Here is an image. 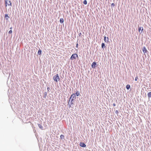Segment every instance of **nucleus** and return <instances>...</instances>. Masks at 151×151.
<instances>
[{"instance_id": "nucleus-17", "label": "nucleus", "mask_w": 151, "mask_h": 151, "mask_svg": "<svg viewBox=\"0 0 151 151\" xmlns=\"http://www.w3.org/2000/svg\"><path fill=\"white\" fill-rule=\"evenodd\" d=\"M60 138L61 139H64V135H63V134L61 135L60 136Z\"/></svg>"}, {"instance_id": "nucleus-15", "label": "nucleus", "mask_w": 151, "mask_h": 151, "mask_svg": "<svg viewBox=\"0 0 151 151\" xmlns=\"http://www.w3.org/2000/svg\"><path fill=\"white\" fill-rule=\"evenodd\" d=\"M60 22L61 23H62L64 22V20L63 18H60Z\"/></svg>"}, {"instance_id": "nucleus-33", "label": "nucleus", "mask_w": 151, "mask_h": 151, "mask_svg": "<svg viewBox=\"0 0 151 151\" xmlns=\"http://www.w3.org/2000/svg\"><path fill=\"white\" fill-rule=\"evenodd\" d=\"M12 27H11L10 28V29H12Z\"/></svg>"}, {"instance_id": "nucleus-31", "label": "nucleus", "mask_w": 151, "mask_h": 151, "mask_svg": "<svg viewBox=\"0 0 151 151\" xmlns=\"http://www.w3.org/2000/svg\"><path fill=\"white\" fill-rule=\"evenodd\" d=\"M113 106H116V104H115V103L113 104Z\"/></svg>"}, {"instance_id": "nucleus-32", "label": "nucleus", "mask_w": 151, "mask_h": 151, "mask_svg": "<svg viewBox=\"0 0 151 151\" xmlns=\"http://www.w3.org/2000/svg\"><path fill=\"white\" fill-rule=\"evenodd\" d=\"M78 44L77 43V44H76V47H78Z\"/></svg>"}, {"instance_id": "nucleus-14", "label": "nucleus", "mask_w": 151, "mask_h": 151, "mask_svg": "<svg viewBox=\"0 0 151 151\" xmlns=\"http://www.w3.org/2000/svg\"><path fill=\"white\" fill-rule=\"evenodd\" d=\"M147 96L149 98L151 97V92H149L148 93Z\"/></svg>"}, {"instance_id": "nucleus-23", "label": "nucleus", "mask_w": 151, "mask_h": 151, "mask_svg": "<svg viewBox=\"0 0 151 151\" xmlns=\"http://www.w3.org/2000/svg\"><path fill=\"white\" fill-rule=\"evenodd\" d=\"M12 31L11 30H10L9 31L8 33L9 34H11L12 33Z\"/></svg>"}, {"instance_id": "nucleus-22", "label": "nucleus", "mask_w": 151, "mask_h": 151, "mask_svg": "<svg viewBox=\"0 0 151 151\" xmlns=\"http://www.w3.org/2000/svg\"><path fill=\"white\" fill-rule=\"evenodd\" d=\"M138 78L137 77V76L135 78V80L136 81H137V80L138 79Z\"/></svg>"}, {"instance_id": "nucleus-21", "label": "nucleus", "mask_w": 151, "mask_h": 151, "mask_svg": "<svg viewBox=\"0 0 151 151\" xmlns=\"http://www.w3.org/2000/svg\"><path fill=\"white\" fill-rule=\"evenodd\" d=\"M115 6V5H114V4L113 3H112L111 4V6L112 7H113L114 6Z\"/></svg>"}, {"instance_id": "nucleus-2", "label": "nucleus", "mask_w": 151, "mask_h": 151, "mask_svg": "<svg viewBox=\"0 0 151 151\" xmlns=\"http://www.w3.org/2000/svg\"><path fill=\"white\" fill-rule=\"evenodd\" d=\"M78 57V55L76 54H73L71 55L70 59L71 60H73L74 59H76V57Z\"/></svg>"}, {"instance_id": "nucleus-30", "label": "nucleus", "mask_w": 151, "mask_h": 151, "mask_svg": "<svg viewBox=\"0 0 151 151\" xmlns=\"http://www.w3.org/2000/svg\"><path fill=\"white\" fill-rule=\"evenodd\" d=\"M107 40L106 41H107V42H108V40H109V38L108 37H107Z\"/></svg>"}, {"instance_id": "nucleus-16", "label": "nucleus", "mask_w": 151, "mask_h": 151, "mask_svg": "<svg viewBox=\"0 0 151 151\" xmlns=\"http://www.w3.org/2000/svg\"><path fill=\"white\" fill-rule=\"evenodd\" d=\"M76 95L77 96H78L79 95L80 93L78 91H77V92L75 93Z\"/></svg>"}, {"instance_id": "nucleus-10", "label": "nucleus", "mask_w": 151, "mask_h": 151, "mask_svg": "<svg viewBox=\"0 0 151 151\" xmlns=\"http://www.w3.org/2000/svg\"><path fill=\"white\" fill-rule=\"evenodd\" d=\"M5 18L7 20H8L9 18V17L8 16V14H5Z\"/></svg>"}, {"instance_id": "nucleus-25", "label": "nucleus", "mask_w": 151, "mask_h": 151, "mask_svg": "<svg viewBox=\"0 0 151 151\" xmlns=\"http://www.w3.org/2000/svg\"><path fill=\"white\" fill-rule=\"evenodd\" d=\"M47 89L48 91H49V90H50V89L49 87H47Z\"/></svg>"}, {"instance_id": "nucleus-26", "label": "nucleus", "mask_w": 151, "mask_h": 151, "mask_svg": "<svg viewBox=\"0 0 151 151\" xmlns=\"http://www.w3.org/2000/svg\"><path fill=\"white\" fill-rule=\"evenodd\" d=\"M72 97H71V96L69 98V101H68V103H69L70 100L72 98Z\"/></svg>"}, {"instance_id": "nucleus-8", "label": "nucleus", "mask_w": 151, "mask_h": 151, "mask_svg": "<svg viewBox=\"0 0 151 151\" xmlns=\"http://www.w3.org/2000/svg\"><path fill=\"white\" fill-rule=\"evenodd\" d=\"M71 97H72V99H73V100L76 99V95L74 93H73L71 95Z\"/></svg>"}, {"instance_id": "nucleus-28", "label": "nucleus", "mask_w": 151, "mask_h": 151, "mask_svg": "<svg viewBox=\"0 0 151 151\" xmlns=\"http://www.w3.org/2000/svg\"><path fill=\"white\" fill-rule=\"evenodd\" d=\"M115 113L116 114H118V110H116L115 111Z\"/></svg>"}, {"instance_id": "nucleus-20", "label": "nucleus", "mask_w": 151, "mask_h": 151, "mask_svg": "<svg viewBox=\"0 0 151 151\" xmlns=\"http://www.w3.org/2000/svg\"><path fill=\"white\" fill-rule=\"evenodd\" d=\"M73 99H72L71 100V101H70V104H73Z\"/></svg>"}, {"instance_id": "nucleus-6", "label": "nucleus", "mask_w": 151, "mask_h": 151, "mask_svg": "<svg viewBox=\"0 0 151 151\" xmlns=\"http://www.w3.org/2000/svg\"><path fill=\"white\" fill-rule=\"evenodd\" d=\"M142 50L143 52L144 53H146L147 52V50L146 48L145 47H143L142 49Z\"/></svg>"}, {"instance_id": "nucleus-7", "label": "nucleus", "mask_w": 151, "mask_h": 151, "mask_svg": "<svg viewBox=\"0 0 151 151\" xmlns=\"http://www.w3.org/2000/svg\"><path fill=\"white\" fill-rule=\"evenodd\" d=\"M143 30V29L142 27H140L138 28V30L140 33L142 32Z\"/></svg>"}, {"instance_id": "nucleus-18", "label": "nucleus", "mask_w": 151, "mask_h": 151, "mask_svg": "<svg viewBox=\"0 0 151 151\" xmlns=\"http://www.w3.org/2000/svg\"><path fill=\"white\" fill-rule=\"evenodd\" d=\"M104 47H105V44H104V43H102L101 44V47L103 48Z\"/></svg>"}, {"instance_id": "nucleus-24", "label": "nucleus", "mask_w": 151, "mask_h": 151, "mask_svg": "<svg viewBox=\"0 0 151 151\" xmlns=\"http://www.w3.org/2000/svg\"><path fill=\"white\" fill-rule=\"evenodd\" d=\"M104 40L105 41V42H106V37H105V36L104 37Z\"/></svg>"}, {"instance_id": "nucleus-13", "label": "nucleus", "mask_w": 151, "mask_h": 151, "mask_svg": "<svg viewBox=\"0 0 151 151\" xmlns=\"http://www.w3.org/2000/svg\"><path fill=\"white\" fill-rule=\"evenodd\" d=\"M130 88V86L128 84L126 86V88L127 90H129Z\"/></svg>"}, {"instance_id": "nucleus-12", "label": "nucleus", "mask_w": 151, "mask_h": 151, "mask_svg": "<svg viewBox=\"0 0 151 151\" xmlns=\"http://www.w3.org/2000/svg\"><path fill=\"white\" fill-rule=\"evenodd\" d=\"M41 53H42V50H41L40 49L38 51V53H37L39 55H40L41 54Z\"/></svg>"}, {"instance_id": "nucleus-9", "label": "nucleus", "mask_w": 151, "mask_h": 151, "mask_svg": "<svg viewBox=\"0 0 151 151\" xmlns=\"http://www.w3.org/2000/svg\"><path fill=\"white\" fill-rule=\"evenodd\" d=\"M38 125L39 127L41 129H43V127L40 124H38Z\"/></svg>"}, {"instance_id": "nucleus-5", "label": "nucleus", "mask_w": 151, "mask_h": 151, "mask_svg": "<svg viewBox=\"0 0 151 151\" xmlns=\"http://www.w3.org/2000/svg\"><path fill=\"white\" fill-rule=\"evenodd\" d=\"M80 145L82 147H86V145L83 142H81L80 143Z\"/></svg>"}, {"instance_id": "nucleus-4", "label": "nucleus", "mask_w": 151, "mask_h": 151, "mask_svg": "<svg viewBox=\"0 0 151 151\" xmlns=\"http://www.w3.org/2000/svg\"><path fill=\"white\" fill-rule=\"evenodd\" d=\"M96 62H94L91 64V67L93 68H95L96 66Z\"/></svg>"}, {"instance_id": "nucleus-11", "label": "nucleus", "mask_w": 151, "mask_h": 151, "mask_svg": "<svg viewBox=\"0 0 151 151\" xmlns=\"http://www.w3.org/2000/svg\"><path fill=\"white\" fill-rule=\"evenodd\" d=\"M43 93H44V94H43L44 95H43V97L44 98H45L46 97V96L47 95V93L46 92H44Z\"/></svg>"}, {"instance_id": "nucleus-19", "label": "nucleus", "mask_w": 151, "mask_h": 151, "mask_svg": "<svg viewBox=\"0 0 151 151\" xmlns=\"http://www.w3.org/2000/svg\"><path fill=\"white\" fill-rule=\"evenodd\" d=\"M83 3L85 5L86 4H87V1L86 0H84L83 1Z\"/></svg>"}, {"instance_id": "nucleus-1", "label": "nucleus", "mask_w": 151, "mask_h": 151, "mask_svg": "<svg viewBox=\"0 0 151 151\" xmlns=\"http://www.w3.org/2000/svg\"><path fill=\"white\" fill-rule=\"evenodd\" d=\"M53 79L56 82H58V81H59L60 78L58 74H56L54 76H53Z\"/></svg>"}, {"instance_id": "nucleus-29", "label": "nucleus", "mask_w": 151, "mask_h": 151, "mask_svg": "<svg viewBox=\"0 0 151 151\" xmlns=\"http://www.w3.org/2000/svg\"><path fill=\"white\" fill-rule=\"evenodd\" d=\"M72 104H70V105H69V108H70V107H71V105Z\"/></svg>"}, {"instance_id": "nucleus-3", "label": "nucleus", "mask_w": 151, "mask_h": 151, "mask_svg": "<svg viewBox=\"0 0 151 151\" xmlns=\"http://www.w3.org/2000/svg\"><path fill=\"white\" fill-rule=\"evenodd\" d=\"M5 3L6 4L5 6H6L7 5L8 6H11L12 5L11 2L10 1H8V0H6L5 1Z\"/></svg>"}, {"instance_id": "nucleus-27", "label": "nucleus", "mask_w": 151, "mask_h": 151, "mask_svg": "<svg viewBox=\"0 0 151 151\" xmlns=\"http://www.w3.org/2000/svg\"><path fill=\"white\" fill-rule=\"evenodd\" d=\"M81 35L82 34L81 32L79 33L78 34L79 36H81Z\"/></svg>"}]
</instances>
